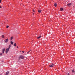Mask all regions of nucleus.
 Instances as JSON below:
<instances>
[{
	"instance_id": "5701e85b",
	"label": "nucleus",
	"mask_w": 75,
	"mask_h": 75,
	"mask_svg": "<svg viewBox=\"0 0 75 75\" xmlns=\"http://www.w3.org/2000/svg\"><path fill=\"white\" fill-rule=\"evenodd\" d=\"M17 48H18V46H17Z\"/></svg>"
},
{
	"instance_id": "ddd939ff",
	"label": "nucleus",
	"mask_w": 75,
	"mask_h": 75,
	"mask_svg": "<svg viewBox=\"0 0 75 75\" xmlns=\"http://www.w3.org/2000/svg\"><path fill=\"white\" fill-rule=\"evenodd\" d=\"M54 6L55 7H57V4H54Z\"/></svg>"
},
{
	"instance_id": "2eb2a0df",
	"label": "nucleus",
	"mask_w": 75,
	"mask_h": 75,
	"mask_svg": "<svg viewBox=\"0 0 75 75\" xmlns=\"http://www.w3.org/2000/svg\"><path fill=\"white\" fill-rule=\"evenodd\" d=\"M13 42H12V41H11V44H12V45H13Z\"/></svg>"
},
{
	"instance_id": "bb28decb",
	"label": "nucleus",
	"mask_w": 75,
	"mask_h": 75,
	"mask_svg": "<svg viewBox=\"0 0 75 75\" xmlns=\"http://www.w3.org/2000/svg\"><path fill=\"white\" fill-rule=\"evenodd\" d=\"M0 75H1V74H0Z\"/></svg>"
},
{
	"instance_id": "6e6552de",
	"label": "nucleus",
	"mask_w": 75,
	"mask_h": 75,
	"mask_svg": "<svg viewBox=\"0 0 75 75\" xmlns=\"http://www.w3.org/2000/svg\"><path fill=\"white\" fill-rule=\"evenodd\" d=\"M9 74V72L8 71H7L6 73V75H8V74Z\"/></svg>"
},
{
	"instance_id": "4be33fe9",
	"label": "nucleus",
	"mask_w": 75,
	"mask_h": 75,
	"mask_svg": "<svg viewBox=\"0 0 75 75\" xmlns=\"http://www.w3.org/2000/svg\"><path fill=\"white\" fill-rule=\"evenodd\" d=\"M0 3H1V0H0Z\"/></svg>"
},
{
	"instance_id": "4468645a",
	"label": "nucleus",
	"mask_w": 75,
	"mask_h": 75,
	"mask_svg": "<svg viewBox=\"0 0 75 75\" xmlns=\"http://www.w3.org/2000/svg\"><path fill=\"white\" fill-rule=\"evenodd\" d=\"M64 10V9H63V8H60V10H61V11H62V10Z\"/></svg>"
},
{
	"instance_id": "0eeeda50",
	"label": "nucleus",
	"mask_w": 75,
	"mask_h": 75,
	"mask_svg": "<svg viewBox=\"0 0 75 75\" xmlns=\"http://www.w3.org/2000/svg\"><path fill=\"white\" fill-rule=\"evenodd\" d=\"M72 4H71V3H69V4H67V6H71Z\"/></svg>"
},
{
	"instance_id": "6ab92c4d",
	"label": "nucleus",
	"mask_w": 75,
	"mask_h": 75,
	"mask_svg": "<svg viewBox=\"0 0 75 75\" xmlns=\"http://www.w3.org/2000/svg\"><path fill=\"white\" fill-rule=\"evenodd\" d=\"M8 27H9V26H8V25L7 26H6V28H8Z\"/></svg>"
},
{
	"instance_id": "f3484780",
	"label": "nucleus",
	"mask_w": 75,
	"mask_h": 75,
	"mask_svg": "<svg viewBox=\"0 0 75 75\" xmlns=\"http://www.w3.org/2000/svg\"><path fill=\"white\" fill-rule=\"evenodd\" d=\"M2 38H4V36L3 35H2Z\"/></svg>"
},
{
	"instance_id": "1a4fd4ad",
	"label": "nucleus",
	"mask_w": 75,
	"mask_h": 75,
	"mask_svg": "<svg viewBox=\"0 0 75 75\" xmlns=\"http://www.w3.org/2000/svg\"><path fill=\"white\" fill-rule=\"evenodd\" d=\"M13 37H12L11 38V39H10V40L11 41V40H13Z\"/></svg>"
},
{
	"instance_id": "a878e982",
	"label": "nucleus",
	"mask_w": 75,
	"mask_h": 75,
	"mask_svg": "<svg viewBox=\"0 0 75 75\" xmlns=\"http://www.w3.org/2000/svg\"><path fill=\"white\" fill-rule=\"evenodd\" d=\"M0 8H1V7L0 6Z\"/></svg>"
},
{
	"instance_id": "f03ea898",
	"label": "nucleus",
	"mask_w": 75,
	"mask_h": 75,
	"mask_svg": "<svg viewBox=\"0 0 75 75\" xmlns=\"http://www.w3.org/2000/svg\"><path fill=\"white\" fill-rule=\"evenodd\" d=\"M4 42H5L6 43H7L8 42V39L7 38L5 40H4Z\"/></svg>"
},
{
	"instance_id": "423d86ee",
	"label": "nucleus",
	"mask_w": 75,
	"mask_h": 75,
	"mask_svg": "<svg viewBox=\"0 0 75 75\" xmlns=\"http://www.w3.org/2000/svg\"><path fill=\"white\" fill-rule=\"evenodd\" d=\"M53 66H54V64H50V67H53Z\"/></svg>"
},
{
	"instance_id": "20e7f679",
	"label": "nucleus",
	"mask_w": 75,
	"mask_h": 75,
	"mask_svg": "<svg viewBox=\"0 0 75 75\" xmlns=\"http://www.w3.org/2000/svg\"><path fill=\"white\" fill-rule=\"evenodd\" d=\"M31 51H32L31 50H30L28 52H27V54H30L31 53V52H32Z\"/></svg>"
},
{
	"instance_id": "7ed1b4c3",
	"label": "nucleus",
	"mask_w": 75,
	"mask_h": 75,
	"mask_svg": "<svg viewBox=\"0 0 75 75\" xmlns=\"http://www.w3.org/2000/svg\"><path fill=\"white\" fill-rule=\"evenodd\" d=\"M9 51V49L8 48L6 49V53L7 54V53Z\"/></svg>"
},
{
	"instance_id": "412c9836",
	"label": "nucleus",
	"mask_w": 75,
	"mask_h": 75,
	"mask_svg": "<svg viewBox=\"0 0 75 75\" xmlns=\"http://www.w3.org/2000/svg\"><path fill=\"white\" fill-rule=\"evenodd\" d=\"M33 12H34V13H35V11L34 10H33Z\"/></svg>"
},
{
	"instance_id": "a211bd4d",
	"label": "nucleus",
	"mask_w": 75,
	"mask_h": 75,
	"mask_svg": "<svg viewBox=\"0 0 75 75\" xmlns=\"http://www.w3.org/2000/svg\"><path fill=\"white\" fill-rule=\"evenodd\" d=\"M3 55V53H0V55H1H1Z\"/></svg>"
},
{
	"instance_id": "39448f33",
	"label": "nucleus",
	"mask_w": 75,
	"mask_h": 75,
	"mask_svg": "<svg viewBox=\"0 0 75 75\" xmlns=\"http://www.w3.org/2000/svg\"><path fill=\"white\" fill-rule=\"evenodd\" d=\"M5 51V48H4L2 50V52L3 54H4V52Z\"/></svg>"
},
{
	"instance_id": "dca6fc26",
	"label": "nucleus",
	"mask_w": 75,
	"mask_h": 75,
	"mask_svg": "<svg viewBox=\"0 0 75 75\" xmlns=\"http://www.w3.org/2000/svg\"><path fill=\"white\" fill-rule=\"evenodd\" d=\"M38 11L39 13H41V10H38Z\"/></svg>"
},
{
	"instance_id": "aec40b11",
	"label": "nucleus",
	"mask_w": 75,
	"mask_h": 75,
	"mask_svg": "<svg viewBox=\"0 0 75 75\" xmlns=\"http://www.w3.org/2000/svg\"><path fill=\"white\" fill-rule=\"evenodd\" d=\"M72 72H74V70H72Z\"/></svg>"
},
{
	"instance_id": "9d476101",
	"label": "nucleus",
	"mask_w": 75,
	"mask_h": 75,
	"mask_svg": "<svg viewBox=\"0 0 75 75\" xmlns=\"http://www.w3.org/2000/svg\"><path fill=\"white\" fill-rule=\"evenodd\" d=\"M41 37V36H40L38 37V39H39V38H40Z\"/></svg>"
},
{
	"instance_id": "f8f14e48",
	"label": "nucleus",
	"mask_w": 75,
	"mask_h": 75,
	"mask_svg": "<svg viewBox=\"0 0 75 75\" xmlns=\"http://www.w3.org/2000/svg\"><path fill=\"white\" fill-rule=\"evenodd\" d=\"M16 45H17L16 44V43H15V44H14V47H16Z\"/></svg>"
},
{
	"instance_id": "f257e3e1",
	"label": "nucleus",
	"mask_w": 75,
	"mask_h": 75,
	"mask_svg": "<svg viewBox=\"0 0 75 75\" xmlns=\"http://www.w3.org/2000/svg\"><path fill=\"white\" fill-rule=\"evenodd\" d=\"M19 59L21 58V59H24V57L23 56L21 55L19 57Z\"/></svg>"
},
{
	"instance_id": "393cba45",
	"label": "nucleus",
	"mask_w": 75,
	"mask_h": 75,
	"mask_svg": "<svg viewBox=\"0 0 75 75\" xmlns=\"http://www.w3.org/2000/svg\"><path fill=\"white\" fill-rule=\"evenodd\" d=\"M22 52H23V53H24V51H22Z\"/></svg>"
},
{
	"instance_id": "9b49d317",
	"label": "nucleus",
	"mask_w": 75,
	"mask_h": 75,
	"mask_svg": "<svg viewBox=\"0 0 75 75\" xmlns=\"http://www.w3.org/2000/svg\"><path fill=\"white\" fill-rule=\"evenodd\" d=\"M10 47H11V45H9L8 48L10 49Z\"/></svg>"
},
{
	"instance_id": "b1692460",
	"label": "nucleus",
	"mask_w": 75,
	"mask_h": 75,
	"mask_svg": "<svg viewBox=\"0 0 75 75\" xmlns=\"http://www.w3.org/2000/svg\"><path fill=\"white\" fill-rule=\"evenodd\" d=\"M67 75H69V73H68L67 74Z\"/></svg>"
}]
</instances>
